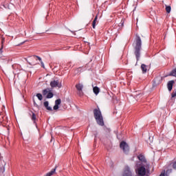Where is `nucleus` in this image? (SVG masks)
<instances>
[{"mask_svg": "<svg viewBox=\"0 0 176 176\" xmlns=\"http://www.w3.org/2000/svg\"><path fill=\"white\" fill-rule=\"evenodd\" d=\"M172 167L174 170H176V162L172 163Z\"/></svg>", "mask_w": 176, "mask_h": 176, "instance_id": "nucleus-22", "label": "nucleus"}, {"mask_svg": "<svg viewBox=\"0 0 176 176\" xmlns=\"http://www.w3.org/2000/svg\"><path fill=\"white\" fill-rule=\"evenodd\" d=\"M34 57H36V58H38V61L42 62V58L38 56H34Z\"/></svg>", "mask_w": 176, "mask_h": 176, "instance_id": "nucleus-23", "label": "nucleus"}, {"mask_svg": "<svg viewBox=\"0 0 176 176\" xmlns=\"http://www.w3.org/2000/svg\"><path fill=\"white\" fill-rule=\"evenodd\" d=\"M122 176H133V173H131V170H130V167L125 166V169L124 170V173Z\"/></svg>", "mask_w": 176, "mask_h": 176, "instance_id": "nucleus-7", "label": "nucleus"}, {"mask_svg": "<svg viewBox=\"0 0 176 176\" xmlns=\"http://www.w3.org/2000/svg\"><path fill=\"white\" fill-rule=\"evenodd\" d=\"M160 176H166L165 173H162Z\"/></svg>", "mask_w": 176, "mask_h": 176, "instance_id": "nucleus-25", "label": "nucleus"}, {"mask_svg": "<svg viewBox=\"0 0 176 176\" xmlns=\"http://www.w3.org/2000/svg\"><path fill=\"white\" fill-rule=\"evenodd\" d=\"M170 76H175L176 78V67L171 71Z\"/></svg>", "mask_w": 176, "mask_h": 176, "instance_id": "nucleus-17", "label": "nucleus"}, {"mask_svg": "<svg viewBox=\"0 0 176 176\" xmlns=\"http://www.w3.org/2000/svg\"><path fill=\"white\" fill-rule=\"evenodd\" d=\"M40 63H41L42 68H45V63H43V61L41 60V62H40Z\"/></svg>", "mask_w": 176, "mask_h": 176, "instance_id": "nucleus-24", "label": "nucleus"}, {"mask_svg": "<svg viewBox=\"0 0 176 176\" xmlns=\"http://www.w3.org/2000/svg\"><path fill=\"white\" fill-rule=\"evenodd\" d=\"M93 91H94V94H96V96H97L98 94V93H100V88L98 87H94Z\"/></svg>", "mask_w": 176, "mask_h": 176, "instance_id": "nucleus-14", "label": "nucleus"}, {"mask_svg": "<svg viewBox=\"0 0 176 176\" xmlns=\"http://www.w3.org/2000/svg\"><path fill=\"white\" fill-rule=\"evenodd\" d=\"M142 41H141V37L140 36H136V43L135 46L134 54L136 57L137 61H140V58L141 57V49H142Z\"/></svg>", "mask_w": 176, "mask_h": 176, "instance_id": "nucleus-1", "label": "nucleus"}, {"mask_svg": "<svg viewBox=\"0 0 176 176\" xmlns=\"http://www.w3.org/2000/svg\"><path fill=\"white\" fill-rule=\"evenodd\" d=\"M3 42H5V38L2 37V40H1V47L0 48V54H2V53H3Z\"/></svg>", "mask_w": 176, "mask_h": 176, "instance_id": "nucleus-15", "label": "nucleus"}, {"mask_svg": "<svg viewBox=\"0 0 176 176\" xmlns=\"http://www.w3.org/2000/svg\"><path fill=\"white\" fill-rule=\"evenodd\" d=\"M53 96H54V94H53L52 92L50 91L46 96V98H53Z\"/></svg>", "mask_w": 176, "mask_h": 176, "instance_id": "nucleus-19", "label": "nucleus"}, {"mask_svg": "<svg viewBox=\"0 0 176 176\" xmlns=\"http://www.w3.org/2000/svg\"><path fill=\"white\" fill-rule=\"evenodd\" d=\"M135 171L138 176H144L146 174V169L144 166L139 167Z\"/></svg>", "mask_w": 176, "mask_h": 176, "instance_id": "nucleus-5", "label": "nucleus"}, {"mask_svg": "<svg viewBox=\"0 0 176 176\" xmlns=\"http://www.w3.org/2000/svg\"><path fill=\"white\" fill-rule=\"evenodd\" d=\"M61 104V99H57L55 100V104L53 107L54 111H57L59 107L58 105Z\"/></svg>", "mask_w": 176, "mask_h": 176, "instance_id": "nucleus-9", "label": "nucleus"}, {"mask_svg": "<svg viewBox=\"0 0 176 176\" xmlns=\"http://www.w3.org/2000/svg\"><path fill=\"white\" fill-rule=\"evenodd\" d=\"M166 13H170V12H171V6H166Z\"/></svg>", "mask_w": 176, "mask_h": 176, "instance_id": "nucleus-21", "label": "nucleus"}, {"mask_svg": "<svg viewBox=\"0 0 176 176\" xmlns=\"http://www.w3.org/2000/svg\"><path fill=\"white\" fill-rule=\"evenodd\" d=\"M94 116L96 123L99 126H104V118L102 117V113H101V110H100V107L94 109Z\"/></svg>", "mask_w": 176, "mask_h": 176, "instance_id": "nucleus-2", "label": "nucleus"}, {"mask_svg": "<svg viewBox=\"0 0 176 176\" xmlns=\"http://www.w3.org/2000/svg\"><path fill=\"white\" fill-rule=\"evenodd\" d=\"M120 149H122L124 152V153H129V151H130V148L129 147V144L124 141H122L120 144Z\"/></svg>", "mask_w": 176, "mask_h": 176, "instance_id": "nucleus-3", "label": "nucleus"}, {"mask_svg": "<svg viewBox=\"0 0 176 176\" xmlns=\"http://www.w3.org/2000/svg\"><path fill=\"white\" fill-rule=\"evenodd\" d=\"M97 19H98V16H96L92 22V27L94 29L96 28V23H97Z\"/></svg>", "mask_w": 176, "mask_h": 176, "instance_id": "nucleus-18", "label": "nucleus"}, {"mask_svg": "<svg viewBox=\"0 0 176 176\" xmlns=\"http://www.w3.org/2000/svg\"><path fill=\"white\" fill-rule=\"evenodd\" d=\"M44 107L45 108H46V109H47V111H53V109L52 108V107L49 106L48 101L44 102Z\"/></svg>", "mask_w": 176, "mask_h": 176, "instance_id": "nucleus-12", "label": "nucleus"}, {"mask_svg": "<svg viewBox=\"0 0 176 176\" xmlns=\"http://www.w3.org/2000/svg\"><path fill=\"white\" fill-rule=\"evenodd\" d=\"M32 113V115H31ZM31 113H30V118L34 123V124H35L36 129H38V124H36V115L35 114V113L31 111Z\"/></svg>", "mask_w": 176, "mask_h": 176, "instance_id": "nucleus-8", "label": "nucleus"}, {"mask_svg": "<svg viewBox=\"0 0 176 176\" xmlns=\"http://www.w3.org/2000/svg\"><path fill=\"white\" fill-rule=\"evenodd\" d=\"M36 96L39 101H42V100H43V96L41 95V94H36Z\"/></svg>", "mask_w": 176, "mask_h": 176, "instance_id": "nucleus-20", "label": "nucleus"}, {"mask_svg": "<svg viewBox=\"0 0 176 176\" xmlns=\"http://www.w3.org/2000/svg\"><path fill=\"white\" fill-rule=\"evenodd\" d=\"M50 86L52 89H54V87H58V89H60L61 83H60V81H58V80H54L50 82Z\"/></svg>", "mask_w": 176, "mask_h": 176, "instance_id": "nucleus-6", "label": "nucleus"}, {"mask_svg": "<svg viewBox=\"0 0 176 176\" xmlns=\"http://www.w3.org/2000/svg\"><path fill=\"white\" fill-rule=\"evenodd\" d=\"M113 1H116V0H113Z\"/></svg>", "mask_w": 176, "mask_h": 176, "instance_id": "nucleus-27", "label": "nucleus"}, {"mask_svg": "<svg viewBox=\"0 0 176 176\" xmlns=\"http://www.w3.org/2000/svg\"><path fill=\"white\" fill-rule=\"evenodd\" d=\"M174 83H175V82L173 80L168 82L167 87L168 91H171V90H173V86H174Z\"/></svg>", "mask_w": 176, "mask_h": 176, "instance_id": "nucleus-10", "label": "nucleus"}, {"mask_svg": "<svg viewBox=\"0 0 176 176\" xmlns=\"http://www.w3.org/2000/svg\"><path fill=\"white\" fill-rule=\"evenodd\" d=\"M49 91H50V89L47 88L43 90V96H47L49 94Z\"/></svg>", "mask_w": 176, "mask_h": 176, "instance_id": "nucleus-16", "label": "nucleus"}, {"mask_svg": "<svg viewBox=\"0 0 176 176\" xmlns=\"http://www.w3.org/2000/svg\"><path fill=\"white\" fill-rule=\"evenodd\" d=\"M34 105L36 107H38V104H36V102H35V100H34Z\"/></svg>", "mask_w": 176, "mask_h": 176, "instance_id": "nucleus-26", "label": "nucleus"}, {"mask_svg": "<svg viewBox=\"0 0 176 176\" xmlns=\"http://www.w3.org/2000/svg\"><path fill=\"white\" fill-rule=\"evenodd\" d=\"M138 159L142 163H146V159H145V156H144L142 154H140L138 156Z\"/></svg>", "mask_w": 176, "mask_h": 176, "instance_id": "nucleus-11", "label": "nucleus"}, {"mask_svg": "<svg viewBox=\"0 0 176 176\" xmlns=\"http://www.w3.org/2000/svg\"><path fill=\"white\" fill-rule=\"evenodd\" d=\"M146 65L145 64H142L141 65V69L143 72V74H146V71H148V69L146 68Z\"/></svg>", "mask_w": 176, "mask_h": 176, "instance_id": "nucleus-13", "label": "nucleus"}, {"mask_svg": "<svg viewBox=\"0 0 176 176\" xmlns=\"http://www.w3.org/2000/svg\"><path fill=\"white\" fill-rule=\"evenodd\" d=\"M83 84L79 82L76 85V89L77 90V94L79 97H82L83 96Z\"/></svg>", "mask_w": 176, "mask_h": 176, "instance_id": "nucleus-4", "label": "nucleus"}]
</instances>
